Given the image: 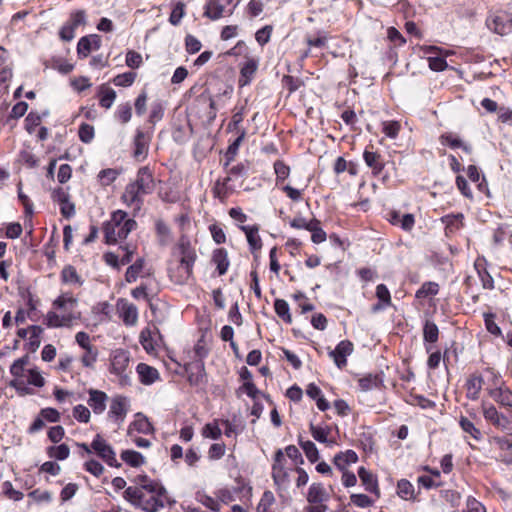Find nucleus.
I'll return each mask as SVG.
<instances>
[{
  "label": "nucleus",
  "mask_w": 512,
  "mask_h": 512,
  "mask_svg": "<svg viewBox=\"0 0 512 512\" xmlns=\"http://www.w3.org/2000/svg\"><path fill=\"white\" fill-rule=\"evenodd\" d=\"M3 494L14 501H20L23 499L24 494L21 491L15 490L10 481H5L2 484Z\"/></svg>",
  "instance_id": "nucleus-62"
},
{
  "label": "nucleus",
  "mask_w": 512,
  "mask_h": 512,
  "mask_svg": "<svg viewBox=\"0 0 512 512\" xmlns=\"http://www.w3.org/2000/svg\"><path fill=\"white\" fill-rule=\"evenodd\" d=\"M47 454L50 458H54L59 461H63L69 457L70 449L66 444H60L58 446H50L47 448Z\"/></svg>",
  "instance_id": "nucleus-48"
},
{
  "label": "nucleus",
  "mask_w": 512,
  "mask_h": 512,
  "mask_svg": "<svg viewBox=\"0 0 512 512\" xmlns=\"http://www.w3.org/2000/svg\"><path fill=\"white\" fill-rule=\"evenodd\" d=\"M155 187L153 171L149 166H142L138 169L135 180L126 185L121 199L127 206L140 210L144 203L143 196L152 194Z\"/></svg>",
  "instance_id": "nucleus-2"
},
{
  "label": "nucleus",
  "mask_w": 512,
  "mask_h": 512,
  "mask_svg": "<svg viewBox=\"0 0 512 512\" xmlns=\"http://www.w3.org/2000/svg\"><path fill=\"white\" fill-rule=\"evenodd\" d=\"M489 396L501 407L512 409V390L505 386L487 388Z\"/></svg>",
  "instance_id": "nucleus-12"
},
{
  "label": "nucleus",
  "mask_w": 512,
  "mask_h": 512,
  "mask_svg": "<svg viewBox=\"0 0 512 512\" xmlns=\"http://www.w3.org/2000/svg\"><path fill=\"white\" fill-rule=\"evenodd\" d=\"M121 318L125 325L132 326L138 320V309L132 303H124L121 307Z\"/></svg>",
  "instance_id": "nucleus-36"
},
{
  "label": "nucleus",
  "mask_w": 512,
  "mask_h": 512,
  "mask_svg": "<svg viewBox=\"0 0 512 512\" xmlns=\"http://www.w3.org/2000/svg\"><path fill=\"white\" fill-rule=\"evenodd\" d=\"M212 262L216 265L218 275H224L230 265L227 250L225 248L215 249L212 254Z\"/></svg>",
  "instance_id": "nucleus-27"
},
{
  "label": "nucleus",
  "mask_w": 512,
  "mask_h": 512,
  "mask_svg": "<svg viewBox=\"0 0 512 512\" xmlns=\"http://www.w3.org/2000/svg\"><path fill=\"white\" fill-rule=\"evenodd\" d=\"M474 268L482 283L484 289H494V280L490 273L487 271V260L483 256H478L474 262Z\"/></svg>",
  "instance_id": "nucleus-13"
},
{
  "label": "nucleus",
  "mask_w": 512,
  "mask_h": 512,
  "mask_svg": "<svg viewBox=\"0 0 512 512\" xmlns=\"http://www.w3.org/2000/svg\"><path fill=\"white\" fill-rule=\"evenodd\" d=\"M225 5L221 0H209L205 5L204 16L211 20H217L223 16Z\"/></svg>",
  "instance_id": "nucleus-35"
},
{
  "label": "nucleus",
  "mask_w": 512,
  "mask_h": 512,
  "mask_svg": "<svg viewBox=\"0 0 512 512\" xmlns=\"http://www.w3.org/2000/svg\"><path fill=\"white\" fill-rule=\"evenodd\" d=\"M427 61L429 68L435 72H442L448 67L447 61L444 56H429L427 58Z\"/></svg>",
  "instance_id": "nucleus-56"
},
{
  "label": "nucleus",
  "mask_w": 512,
  "mask_h": 512,
  "mask_svg": "<svg viewBox=\"0 0 512 512\" xmlns=\"http://www.w3.org/2000/svg\"><path fill=\"white\" fill-rule=\"evenodd\" d=\"M484 379L481 375L472 374L466 381V397L470 400H477L482 389Z\"/></svg>",
  "instance_id": "nucleus-22"
},
{
  "label": "nucleus",
  "mask_w": 512,
  "mask_h": 512,
  "mask_svg": "<svg viewBox=\"0 0 512 512\" xmlns=\"http://www.w3.org/2000/svg\"><path fill=\"white\" fill-rule=\"evenodd\" d=\"M197 500L213 512L220 511L221 506L218 500L209 495L197 493Z\"/></svg>",
  "instance_id": "nucleus-60"
},
{
  "label": "nucleus",
  "mask_w": 512,
  "mask_h": 512,
  "mask_svg": "<svg viewBox=\"0 0 512 512\" xmlns=\"http://www.w3.org/2000/svg\"><path fill=\"white\" fill-rule=\"evenodd\" d=\"M258 64V60L254 58H249L242 65L240 69V76L238 79V84L240 87L247 86L252 82L257 72Z\"/></svg>",
  "instance_id": "nucleus-14"
},
{
  "label": "nucleus",
  "mask_w": 512,
  "mask_h": 512,
  "mask_svg": "<svg viewBox=\"0 0 512 512\" xmlns=\"http://www.w3.org/2000/svg\"><path fill=\"white\" fill-rule=\"evenodd\" d=\"M397 495L406 501L416 499L414 486L407 479H401L397 482Z\"/></svg>",
  "instance_id": "nucleus-38"
},
{
  "label": "nucleus",
  "mask_w": 512,
  "mask_h": 512,
  "mask_svg": "<svg viewBox=\"0 0 512 512\" xmlns=\"http://www.w3.org/2000/svg\"><path fill=\"white\" fill-rule=\"evenodd\" d=\"M239 228L245 233L252 253H255L262 248V241L258 234L259 227L257 225H241Z\"/></svg>",
  "instance_id": "nucleus-21"
},
{
  "label": "nucleus",
  "mask_w": 512,
  "mask_h": 512,
  "mask_svg": "<svg viewBox=\"0 0 512 512\" xmlns=\"http://www.w3.org/2000/svg\"><path fill=\"white\" fill-rule=\"evenodd\" d=\"M353 352V344L349 340L340 341L334 350L329 352V356L333 359L335 365L342 369L347 364V357Z\"/></svg>",
  "instance_id": "nucleus-11"
},
{
  "label": "nucleus",
  "mask_w": 512,
  "mask_h": 512,
  "mask_svg": "<svg viewBox=\"0 0 512 512\" xmlns=\"http://www.w3.org/2000/svg\"><path fill=\"white\" fill-rule=\"evenodd\" d=\"M388 220L392 225H398L407 232L411 231L415 225V217L410 213L401 215L398 211H391Z\"/></svg>",
  "instance_id": "nucleus-20"
},
{
  "label": "nucleus",
  "mask_w": 512,
  "mask_h": 512,
  "mask_svg": "<svg viewBox=\"0 0 512 512\" xmlns=\"http://www.w3.org/2000/svg\"><path fill=\"white\" fill-rule=\"evenodd\" d=\"M486 25L496 34L508 35L512 32V13L497 10L487 17Z\"/></svg>",
  "instance_id": "nucleus-6"
},
{
  "label": "nucleus",
  "mask_w": 512,
  "mask_h": 512,
  "mask_svg": "<svg viewBox=\"0 0 512 512\" xmlns=\"http://www.w3.org/2000/svg\"><path fill=\"white\" fill-rule=\"evenodd\" d=\"M459 425L461 429L469 434L473 439L479 441L482 438L481 431L475 427L474 423L470 421L467 417L461 416L459 419Z\"/></svg>",
  "instance_id": "nucleus-44"
},
{
  "label": "nucleus",
  "mask_w": 512,
  "mask_h": 512,
  "mask_svg": "<svg viewBox=\"0 0 512 512\" xmlns=\"http://www.w3.org/2000/svg\"><path fill=\"white\" fill-rule=\"evenodd\" d=\"M464 215L462 213L447 214L441 217V222L445 225V235L451 237L463 227Z\"/></svg>",
  "instance_id": "nucleus-19"
},
{
  "label": "nucleus",
  "mask_w": 512,
  "mask_h": 512,
  "mask_svg": "<svg viewBox=\"0 0 512 512\" xmlns=\"http://www.w3.org/2000/svg\"><path fill=\"white\" fill-rule=\"evenodd\" d=\"M123 496L132 506L144 512H158L168 501L166 488L154 480L143 487H127Z\"/></svg>",
  "instance_id": "nucleus-1"
},
{
  "label": "nucleus",
  "mask_w": 512,
  "mask_h": 512,
  "mask_svg": "<svg viewBox=\"0 0 512 512\" xmlns=\"http://www.w3.org/2000/svg\"><path fill=\"white\" fill-rule=\"evenodd\" d=\"M91 448L108 466L115 468L121 467V463L116 459L114 449L99 434L94 437Z\"/></svg>",
  "instance_id": "nucleus-7"
},
{
  "label": "nucleus",
  "mask_w": 512,
  "mask_h": 512,
  "mask_svg": "<svg viewBox=\"0 0 512 512\" xmlns=\"http://www.w3.org/2000/svg\"><path fill=\"white\" fill-rule=\"evenodd\" d=\"M88 394V405L92 408L95 414H102L106 409V402L108 400L107 394L103 391L92 388L88 390Z\"/></svg>",
  "instance_id": "nucleus-16"
},
{
  "label": "nucleus",
  "mask_w": 512,
  "mask_h": 512,
  "mask_svg": "<svg viewBox=\"0 0 512 512\" xmlns=\"http://www.w3.org/2000/svg\"><path fill=\"white\" fill-rule=\"evenodd\" d=\"M99 96L100 106L105 109H109L116 99V92L112 88L103 84L99 87Z\"/></svg>",
  "instance_id": "nucleus-39"
},
{
  "label": "nucleus",
  "mask_w": 512,
  "mask_h": 512,
  "mask_svg": "<svg viewBox=\"0 0 512 512\" xmlns=\"http://www.w3.org/2000/svg\"><path fill=\"white\" fill-rule=\"evenodd\" d=\"M98 349L95 346L87 347L85 353L81 358L83 366L92 368L97 361Z\"/></svg>",
  "instance_id": "nucleus-57"
},
{
  "label": "nucleus",
  "mask_w": 512,
  "mask_h": 512,
  "mask_svg": "<svg viewBox=\"0 0 512 512\" xmlns=\"http://www.w3.org/2000/svg\"><path fill=\"white\" fill-rule=\"evenodd\" d=\"M9 386L14 388L19 396L34 394V390L28 387L22 379H12Z\"/></svg>",
  "instance_id": "nucleus-61"
},
{
  "label": "nucleus",
  "mask_w": 512,
  "mask_h": 512,
  "mask_svg": "<svg viewBox=\"0 0 512 512\" xmlns=\"http://www.w3.org/2000/svg\"><path fill=\"white\" fill-rule=\"evenodd\" d=\"M482 410H483V416H484L485 420L488 421L489 423H491L493 426H495L496 423H498L501 412H499L497 410V408L492 404H490V405L483 404Z\"/></svg>",
  "instance_id": "nucleus-53"
},
{
  "label": "nucleus",
  "mask_w": 512,
  "mask_h": 512,
  "mask_svg": "<svg viewBox=\"0 0 512 512\" xmlns=\"http://www.w3.org/2000/svg\"><path fill=\"white\" fill-rule=\"evenodd\" d=\"M329 498L324 486L321 483H313L307 493V501L313 505L323 504Z\"/></svg>",
  "instance_id": "nucleus-25"
},
{
  "label": "nucleus",
  "mask_w": 512,
  "mask_h": 512,
  "mask_svg": "<svg viewBox=\"0 0 512 512\" xmlns=\"http://www.w3.org/2000/svg\"><path fill=\"white\" fill-rule=\"evenodd\" d=\"M137 373L139 375L140 382L144 385H151L159 379V372L156 368L149 366L145 363H139L137 365Z\"/></svg>",
  "instance_id": "nucleus-24"
},
{
  "label": "nucleus",
  "mask_w": 512,
  "mask_h": 512,
  "mask_svg": "<svg viewBox=\"0 0 512 512\" xmlns=\"http://www.w3.org/2000/svg\"><path fill=\"white\" fill-rule=\"evenodd\" d=\"M135 418L136 419L129 426L128 435L131 434L132 430H136L137 432L143 434H150L154 431L152 424L143 413H136Z\"/></svg>",
  "instance_id": "nucleus-29"
},
{
  "label": "nucleus",
  "mask_w": 512,
  "mask_h": 512,
  "mask_svg": "<svg viewBox=\"0 0 512 512\" xmlns=\"http://www.w3.org/2000/svg\"><path fill=\"white\" fill-rule=\"evenodd\" d=\"M301 447L305 452L306 457L309 459L311 463H314L319 458V452L316 445L312 441H304L301 442Z\"/></svg>",
  "instance_id": "nucleus-58"
},
{
  "label": "nucleus",
  "mask_w": 512,
  "mask_h": 512,
  "mask_svg": "<svg viewBox=\"0 0 512 512\" xmlns=\"http://www.w3.org/2000/svg\"><path fill=\"white\" fill-rule=\"evenodd\" d=\"M137 228V222L128 218L123 210H116L111 214L109 221L103 224L105 243L114 245L118 240H124Z\"/></svg>",
  "instance_id": "nucleus-3"
},
{
  "label": "nucleus",
  "mask_w": 512,
  "mask_h": 512,
  "mask_svg": "<svg viewBox=\"0 0 512 512\" xmlns=\"http://www.w3.org/2000/svg\"><path fill=\"white\" fill-rule=\"evenodd\" d=\"M135 72H125L122 74H118L113 78V83L119 87H128L131 86L136 79Z\"/></svg>",
  "instance_id": "nucleus-52"
},
{
  "label": "nucleus",
  "mask_w": 512,
  "mask_h": 512,
  "mask_svg": "<svg viewBox=\"0 0 512 512\" xmlns=\"http://www.w3.org/2000/svg\"><path fill=\"white\" fill-rule=\"evenodd\" d=\"M383 373L367 374L358 380V385L362 391H369L382 386Z\"/></svg>",
  "instance_id": "nucleus-33"
},
{
  "label": "nucleus",
  "mask_w": 512,
  "mask_h": 512,
  "mask_svg": "<svg viewBox=\"0 0 512 512\" xmlns=\"http://www.w3.org/2000/svg\"><path fill=\"white\" fill-rule=\"evenodd\" d=\"M67 23L74 29L86 24V12L84 10H76L70 13Z\"/></svg>",
  "instance_id": "nucleus-59"
},
{
  "label": "nucleus",
  "mask_w": 512,
  "mask_h": 512,
  "mask_svg": "<svg viewBox=\"0 0 512 512\" xmlns=\"http://www.w3.org/2000/svg\"><path fill=\"white\" fill-rule=\"evenodd\" d=\"M231 177H225L223 180L217 179L212 188V193L215 198L221 202H225L228 196L233 192V188L229 185Z\"/></svg>",
  "instance_id": "nucleus-28"
},
{
  "label": "nucleus",
  "mask_w": 512,
  "mask_h": 512,
  "mask_svg": "<svg viewBox=\"0 0 512 512\" xmlns=\"http://www.w3.org/2000/svg\"><path fill=\"white\" fill-rule=\"evenodd\" d=\"M90 416H91L90 410L82 404H78L73 408V417L78 422L88 423L90 420Z\"/></svg>",
  "instance_id": "nucleus-63"
},
{
  "label": "nucleus",
  "mask_w": 512,
  "mask_h": 512,
  "mask_svg": "<svg viewBox=\"0 0 512 512\" xmlns=\"http://www.w3.org/2000/svg\"><path fill=\"white\" fill-rule=\"evenodd\" d=\"M144 258H138L133 264H131L125 273V281L127 283H133L137 280L140 273L144 268Z\"/></svg>",
  "instance_id": "nucleus-41"
},
{
  "label": "nucleus",
  "mask_w": 512,
  "mask_h": 512,
  "mask_svg": "<svg viewBox=\"0 0 512 512\" xmlns=\"http://www.w3.org/2000/svg\"><path fill=\"white\" fill-rule=\"evenodd\" d=\"M439 292V285L436 282H424L422 286L416 291L415 297L423 299L428 296H435Z\"/></svg>",
  "instance_id": "nucleus-47"
},
{
  "label": "nucleus",
  "mask_w": 512,
  "mask_h": 512,
  "mask_svg": "<svg viewBox=\"0 0 512 512\" xmlns=\"http://www.w3.org/2000/svg\"><path fill=\"white\" fill-rule=\"evenodd\" d=\"M245 136V132L242 131V133L228 146L226 152H225V163L224 168H227L230 163L235 159V156L238 153L239 147L241 142L243 141Z\"/></svg>",
  "instance_id": "nucleus-42"
},
{
  "label": "nucleus",
  "mask_w": 512,
  "mask_h": 512,
  "mask_svg": "<svg viewBox=\"0 0 512 512\" xmlns=\"http://www.w3.org/2000/svg\"><path fill=\"white\" fill-rule=\"evenodd\" d=\"M102 45L101 37L98 34H90L79 39L77 44L78 58L88 57L92 50L100 49Z\"/></svg>",
  "instance_id": "nucleus-10"
},
{
  "label": "nucleus",
  "mask_w": 512,
  "mask_h": 512,
  "mask_svg": "<svg viewBox=\"0 0 512 512\" xmlns=\"http://www.w3.org/2000/svg\"><path fill=\"white\" fill-rule=\"evenodd\" d=\"M78 136L83 143H90L95 136L94 127L88 123H82L79 126Z\"/></svg>",
  "instance_id": "nucleus-54"
},
{
  "label": "nucleus",
  "mask_w": 512,
  "mask_h": 512,
  "mask_svg": "<svg viewBox=\"0 0 512 512\" xmlns=\"http://www.w3.org/2000/svg\"><path fill=\"white\" fill-rule=\"evenodd\" d=\"M274 170L276 174V187L288 195V167L282 161L274 163Z\"/></svg>",
  "instance_id": "nucleus-31"
},
{
  "label": "nucleus",
  "mask_w": 512,
  "mask_h": 512,
  "mask_svg": "<svg viewBox=\"0 0 512 512\" xmlns=\"http://www.w3.org/2000/svg\"><path fill=\"white\" fill-rule=\"evenodd\" d=\"M121 459L133 468H138L145 464V457L135 450H123L120 454Z\"/></svg>",
  "instance_id": "nucleus-34"
},
{
  "label": "nucleus",
  "mask_w": 512,
  "mask_h": 512,
  "mask_svg": "<svg viewBox=\"0 0 512 512\" xmlns=\"http://www.w3.org/2000/svg\"><path fill=\"white\" fill-rule=\"evenodd\" d=\"M350 500L352 504L360 508H368L374 504V500L365 494H352Z\"/></svg>",
  "instance_id": "nucleus-64"
},
{
  "label": "nucleus",
  "mask_w": 512,
  "mask_h": 512,
  "mask_svg": "<svg viewBox=\"0 0 512 512\" xmlns=\"http://www.w3.org/2000/svg\"><path fill=\"white\" fill-rule=\"evenodd\" d=\"M320 222L316 219H313L312 225L307 230L311 233L312 242L319 244L326 240L327 235L326 232L319 226Z\"/></svg>",
  "instance_id": "nucleus-49"
},
{
  "label": "nucleus",
  "mask_w": 512,
  "mask_h": 512,
  "mask_svg": "<svg viewBox=\"0 0 512 512\" xmlns=\"http://www.w3.org/2000/svg\"><path fill=\"white\" fill-rule=\"evenodd\" d=\"M363 159L366 165L372 169L374 175H379L384 169V161L382 156L373 151L365 150L363 153Z\"/></svg>",
  "instance_id": "nucleus-26"
},
{
  "label": "nucleus",
  "mask_w": 512,
  "mask_h": 512,
  "mask_svg": "<svg viewBox=\"0 0 512 512\" xmlns=\"http://www.w3.org/2000/svg\"><path fill=\"white\" fill-rule=\"evenodd\" d=\"M73 318L74 317L71 315H65L62 318H60V316L57 313H55L53 311H49L46 315L45 323H46L47 327H49V328H58V327H62L63 325H65L67 322L71 321Z\"/></svg>",
  "instance_id": "nucleus-43"
},
{
  "label": "nucleus",
  "mask_w": 512,
  "mask_h": 512,
  "mask_svg": "<svg viewBox=\"0 0 512 512\" xmlns=\"http://www.w3.org/2000/svg\"><path fill=\"white\" fill-rule=\"evenodd\" d=\"M134 151L133 156L135 159H145L148 153V142L145 139V134L142 130L138 129L134 137Z\"/></svg>",
  "instance_id": "nucleus-30"
},
{
  "label": "nucleus",
  "mask_w": 512,
  "mask_h": 512,
  "mask_svg": "<svg viewBox=\"0 0 512 512\" xmlns=\"http://www.w3.org/2000/svg\"><path fill=\"white\" fill-rule=\"evenodd\" d=\"M164 112L165 106L163 102L161 100L154 101L151 104L148 122L151 124H156L157 122L163 119Z\"/></svg>",
  "instance_id": "nucleus-46"
},
{
  "label": "nucleus",
  "mask_w": 512,
  "mask_h": 512,
  "mask_svg": "<svg viewBox=\"0 0 512 512\" xmlns=\"http://www.w3.org/2000/svg\"><path fill=\"white\" fill-rule=\"evenodd\" d=\"M187 380L191 386H200L207 383L204 361L197 359L185 365Z\"/></svg>",
  "instance_id": "nucleus-8"
},
{
  "label": "nucleus",
  "mask_w": 512,
  "mask_h": 512,
  "mask_svg": "<svg viewBox=\"0 0 512 512\" xmlns=\"http://www.w3.org/2000/svg\"><path fill=\"white\" fill-rule=\"evenodd\" d=\"M76 304L77 299L70 293L61 294L53 302V306L57 309H67L68 306L72 308Z\"/></svg>",
  "instance_id": "nucleus-50"
},
{
  "label": "nucleus",
  "mask_w": 512,
  "mask_h": 512,
  "mask_svg": "<svg viewBox=\"0 0 512 512\" xmlns=\"http://www.w3.org/2000/svg\"><path fill=\"white\" fill-rule=\"evenodd\" d=\"M128 410L129 399L121 395L115 396L111 401L108 417L114 422L121 424L124 422Z\"/></svg>",
  "instance_id": "nucleus-9"
},
{
  "label": "nucleus",
  "mask_w": 512,
  "mask_h": 512,
  "mask_svg": "<svg viewBox=\"0 0 512 512\" xmlns=\"http://www.w3.org/2000/svg\"><path fill=\"white\" fill-rule=\"evenodd\" d=\"M439 141L442 145H447L452 149L461 148L464 152L470 154L472 147L469 144L463 143L460 138L452 133H444L439 137Z\"/></svg>",
  "instance_id": "nucleus-32"
},
{
  "label": "nucleus",
  "mask_w": 512,
  "mask_h": 512,
  "mask_svg": "<svg viewBox=\"0 0 512 512\" xmlns=\"http://www.w3.org/2000/svg\"><path fill=\"white\" fill-rule=\"evenodd\" d=\"M358 476L365 490L379 498L380 489L378 486L377 477L363 466L358 469Z\"/></svg>",
  "instance_id": "nucleus-17"
},
{
  "label": "nucleus",
  "mask_w": 512,
  "mask_h": 512,
  "mask_svg": "<svg viewBox=\"0 0 512 512\" xmlns=\"http://www.w3.org/2000/svg\"><path fill=\"white\" fill-rule=\"evenodd\" d=\"M115 116L121 123H128L132 117V107L130 103L120 104L115 112Z\"/></svg>",
  "instance_id": "nucleus-55"
},
{
  "label": "nucleus",
  "mask_w": 512,
  "mask_h": 512,
  "mask_svg": "<svg viewBox=\"0 0 512 512\" xmlns=\"http://www.w3.org/2000/svg\"><path fill=\"white\" fill-rule=\"evenodd\" d=\"M118 251L123 252L121 258H119L120 266L122 267L132 262L136 247L131 244H124L118 247Z\"/></svg>",
  "instance_id": "nucleus-51"
},
{
  "label": "nucleus",
  "mask_w": 512,
  "mask_h": 512,
  "mask_svg": "<svg viewBox=\"0 0 512 512\" xmlns=\"http://www.w3.org/2000/svg\"><path fill=\"white\" fill-rule=\"evenodd\" d=\"M177 249L181 254L179 268L183 270L180 275V279L177 282L183 284L193 276V267L197 260V253L195 248L192 246L189 237L186 235L180 236L177 243Z\"/></svg>",
  "instance_id": "nucleus-4"
},
{
  "label": "nucleus",
  "mask_w": 512,
  "mask_h": 512,
  "mask_svg": "<svg viewBox=\"0 0 512 512\" xmlns=\"http://www.w3.org/2000/svg\"><path fill=\"white\" fill-rule=\"evenodd\" d=\"M130 362L129 353L123 349H118L113 353L111 359V373L121 376Z\"/></svg>",
  "instance_id": "nucleus-15"
},
{
  "label": "nucleus",
  "mask_w": 512,
  "mask_h": 512,
  "mask_svg": "<svg viewBox=\"0 0 512 512\" xmlns=\"http://www.w3.org/2000/svg\"><path fill=\"white\" fill-rule=\"evenodd\" d=\"M358 461V455L354 450L348 449L344 452H339L334 456V465L342 472L346 471L347 467Z\"/></svg>",
  "instance_id": "nucleus-23"
},
{
  "label": "nucleus",
  "mask_w": 512,
  "mask_h": 512,
  "mask_svg": "<svg viewBox=\"0 0 512 512\" xmlns=\"http://www.w3.org/2000/svg\"><path fill=\"white\" fill-rule=\"evenodd\" d=\"M249 170H250V164L248 161L240 162L227 170L226 177H231V181L234 178L237 179V178L247 177Z\"/></svg>",
  "instance_id": "nucleus-45"
},
{
  "label": "nucleus",
  "mask_w": 512,
  "mask_h": 512,
  "mask_svg": "<svg viewBox=\"0 0 512 512\" xmlns=\"http://www.w3.org/2000/svg\"><path fill=\"white\" fill-rule=\"evenodd\" d=\"M284 452L288 455V446L283 450L278 449L274 456V463L272 466V477L275 485L278 488L279 496L284 498L286 493V484L288 473L284 467L285 457Z\"/></svg>",
  "instance_id": "nucleus-5"
},
{
  "label": "nucleus",
  "mask_w": 512,
  "mask_h": 512,
  "mask_svg": "<svg viewBox=\"0 0 512 512\" xmlns=\"http://www.w3.org/2000/svg\"><path fill=\"white\" fill-rule=\"evenodd\" d=\"M61 280L63 283L78 284L79 286H82L84 283L77 273L76 268L72 265H67L62 269Z\"/></svg>",
  "instance_id": "nucleus-40"
},
{
  "label": "nucleus",
  "mask_w": 512,
  "mask_h": 512,
  "mask_svg": "<svg viewBox=\"0 0 512 512\" xmlns=\"http://www.w3.org/2000/svg\"><path fill=\"white\" fill-rule=\"evenodd\" d=\"M439 339L438 326L431 320H426L423 326V340L427 353L433 350V344Z\"/></svg>",
  "instance_id": "nucleus-18"
},
{
  "label": "nucleus",
  "mask_w": 512,
  "mask_h": 512,
  "mask_svg": "<svg viewBox=\"0 0 512 512\" xmlns=\"http://www.w3.org/2000/svg\"><path fill=\"white\" fill-rule=\"evenodd\" d=\"M29 331L31 335L25 347L30 352H36L41 344V335L43 333V328L38 325H31L29 326Z\"/></svg>",
  "instance_id": "nucleus-37"
}]
</instances>
